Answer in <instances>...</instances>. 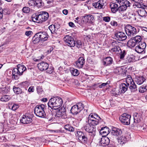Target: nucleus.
<instances>
[{
  "instance_id": "obj_26",
  "label": "nucleus",
  "mask_w": 147,
  "mask_h": 147,
  "mask_svg": "<svg viewBox=\"0 0 147 147\" xmlns=\"http://www.w3.org/2000/svg\"><path fill=\"white\" fill-rule=\"evenodd\" d=\"M117 140L119 143L122 145L127 142L128 138L125 136H122L119 137L117 138Z\"/></svg>"
},
{
  "instance_id": "obj_39",
  "label": "nucleus",
  "mask_w": 147,
  "mask_h": 147,
  "mask_svg": "<svg viewBox=\"0 0 147 147\" xmlns=\"http://www.w3.org/2000/svg\"><path fill=\"white\" fill-rule=\"evenodd\" d=\"M37 35V33L32 38L33 42L34 44L37 43L41 40L39 37Z\"/></svg>"
},
{
  "instance_id": "obj_15",
  "label": "nucleus",
  "mask_w": 147,
  "mask_h": 147,
  "mask_svg": "<svg viewBox=\"0 0 147 147\" xmlns=\"http://www.w3.org/2000/svg\"><path fill=\"white\" fill-rule=\"evenodd\" d=\"M115 35L117 39L120 41L125 40L127 38L125 34L121 32H119L116 33Z\"/></svg>"
},
{
  "instance_id": "obj_14",
  "label": "nucleus",
  "mask_w": 147,
  "mask_h": 147,
  "mask_svg": "<svg viewBox=\"0 0 147 147\" xmlns=\"http://www.w3.org/2000/svg\"><path fill=\"white\" fill-rule=\"evenodd\" d=\"M56 115L59 117H61L62 118H65L67 117L65 109L64 108H61L57 111Z\"/></svg>"
},
{
  "instance_id": "obj_31",
  "label": "nucleus",
  "mask_w": 147,
  "mask_h": 147,
  "mask_svg": "<svg viewBox=\"0 0 147 147\" xmlns=\"http://www.w3.org/2000/svg\"><path fill=\"white\" fill-rule=\"evenodd\" d=\"M17 67V69L19 71L20 74H21V75L23 74V73L26 70V67L22 64L18 65Z\"/></svg>"
},
{
  "instance_id": "obj_6",
  "label": "nucleus",
  "mask_w": 147,
  "mask_h": 147,
  "mask_svg": "<svg viewBox=\"0 0 147 147\" xmlns=\"http://www.w3.org/2000/svg\"><path fill=\"white\" fill-rule=\"evenodd\" d=\"M131 117L130 115L124 113L120 117L119 119L123 124L128 125L130 124Z\"/></svg>"
},
{
  "instance_id": "obj_56",
  "label": "nucleus",
  "mask_w": 147,
  "mask_h": 147,
  "mask_svg": "<svg viewBox=\"0 0 147 147\" xmlns=\"http://www.w3.org/2000/svg\"><path fill=\"white\" fill-rule=\"evenodd\" d=\"M3 13H5L6 14H9L10 13V11L9 8H6L3 9Z\"/></svg>"
},
{
  "instance_id": "obj_22",
  "label": "nucleus",
  "mask_w": 147,
  "mask_h": 147,
  "mask_svg": "<svg viewBox=\"0 0 147 147\" xmlns=\"http://www.w3.org/2000/svg\"><path fill=\"white\" fill-rule=\"evenodd\" d=\"M109 128L106 127L101 128L99 133L102 137H106L109 134Z\"/></svg>"
},
{
  "instance_id": "obj_58",
  "label": "nucleus",
  "mask_w": 147,
  "mask_h": 147,
  "mask_svg": "<svg viewBox=\"0 0 147 147\" xmlns=\"http://www.w3.org/2000/svg\"><path fill=\"white\" fill-rule=\"evenodd\" d=\"M110 20V18L109 16L104 17L103 18V20L106 22H109Z\"/></svg>"
},
{
  "instance_id": "obj_52",
  "label": "nucleus",
  "mask_w": 147,
  "mask_h": 147,
  "mask_svg": "<svg viewBox=\"0 0 147 147\" xmlns=\"http://www.w3.org/2000/svg\"><path fill=\"white\" fill-rule=\"evenodd\" d=\"M36 90L38 94H41L43 92L42 87L41 86H37L36 88Z\"/></svg>"
},
{
  "instance_id": "obj_37",
  "label": "nucleus",
  "mask_w": 147,
  "mask_h": 147,
  "mask_svg": "<svg viewBox=\"0 0 147 147\" xmlns=\"http://www.w3.org/2000/svg\"><path fill=\"white\" fill-rule=\"evenodd\" d=\"M86 122L88 123H90L93 127H94V126H95V125L98 124L99 121L93 119L86 121Z\"/></svg>"
},
{
  "instance_id": "obj_50",
  "label": "nucleus",
  "mask_w": 147,
  "mask_h": 147,
  "mask_svg": "<svg viewBox=\"0 0 147 147\" xmlns=\"http://www.w3.org/2000/svg\"><path fill=\"white\" fill-rule=\"evenodd\" d=\"M35 0H30L28 2V6H29L35 7Z\"/></svg>"
},
{
  "instance_id": "obj_7",
  "label": "nucleus",
  "mask_w": 147,
  "mask_h": 147,
  "mask_svg": "<svg viewBox=\"0 0 147 147\" xmlns=\"http://www.w3.org/2000/svg\"><path fill=\"white\" fill-rule=\"evenodd\" d=\"M137 44L138 45L135 48V51L138 53H145V49L146 47V44L144 42L140 41Z\"/></svg>"
},
{
  "instance_id": "obj_8",
  "label": "nucleus",
  "mask_w": 147,
  "mask_h": 147,
  "mask_svg": "<svg viewBox=\"0 0 147 147\" xmlns=\"http://www.w3.org/2000/svg\"><path fill=\"white\" fill-rule=\"evenodd\" d=\"M84 126V129L88 132L91 134L92 136H94L96 134V128L95 126L93 127L88 123Z\"/></svg>"
},
{
  "instance_id": "obj_19",
  "label": "nucleus",
  "mask_w": 147,
  "mask_h": 147,
  "mask_svg": "<svg viewBox=\"0 0 147 147\" xmlns=\"http://www.w3.org/2000/svg\"><path fill=\"white\" fill-rule=\"evenodd\" d=\"M19 71L17 68H14L12 70V78L15 80H18L20 76L21 75L20 74Z\"/></svg>"
},
{
  "instance_id": "obj_57",
  "label": "nucleus",
  "mask_w": 147,
  "mask_h": 147,
  "mask_svg": "<svg viewBox=\"0 0 147 147\" xmlns=\"http://www.w3.org/2000/svg\"><path fill=\"white\" fill-rule=\"evenodd\" d=\"M19 107V106L18 105L16 104H14L13 105L11 108V109L13 111H15L16 109H18Z\"/></svg>"
},
{
  "instance_id": "obj_32",
  "label": "nucleus",
  "mask_w": 147,
  "mask_h": 147,
  "mask_svg": "<svg viewBox=\"0 0 147 147\" xmlns=\"http://www.w3.org/2000/svg\"><path fill=\"white\" fill-rule=\"evenodd\" d=\"M145 80L143 76L136 77L135 78V81L136 84L138 85H141L142 84Z\"/></svg>"
},
{
  "instance_id": "obj_61",
  "label": "nucleus",
  "mask_w": 147,
  "mask_h": 147,
  "mask_svg": "<svg viewBox=\"0 0 147 147\" xmlns=\"http://www.w3.org/2000/svg\"><path fill=\"white\" fill-rule=\"evenodd\" d=\"M3 9L0 7V19H1L3 16Z\"/></svg>"
},
{
  "instance_id": "obj_34",
  "label": "nucleus",
  "mask_w": 147,
  "mask_h": 147,
  "mask_svg": "<svg viewBox=\"0 0 147 147\" xmlns=\"http://www.w3.org/2000/svg\"><path fill=\"white\" fill-rule=\"evenodd\" d=\"M80 111L79 109L77 107L76 105L73 106L71 110V113L73 114L76 115L79 113Z\"/></svg>"
},
{
  "instance_id": "obj_28",
  "label": "nucleus",
  "mask_w": 147,
  "mask_h": 147,
  "mask_svg": "<svg viewBox=\"0 0 147 147\" xmlns=\"http://www.w3.org/2000/svg\"><path fill=\"white\" fill-rule=\"evenodd\" d=\"M129 86L127 85V84L125 83H122L121 84L119 87L120 90L122 93H125L127 91L128 89V88L129 87Z\"/></svg>"
},
{
  "instance_id": "obj_48",
  "label": "nucleus",
  "mask_w": 147,
  "mask_h": 147,
  "mask_svg": "<svg viewBox=\"0 0 147 147\" xmlns=\"http://www.w3.org/2000/svg\"><path fill=\"white\" fill-rule=\"evenodd\" d=\"M120 52V58L121 59H123L124 58L125 55H126V53L125 52V50H123L121 49Z\"/></svg>"
},
{
  "instance_id": "obj_54",
  "label": "nucleus",
  "mask_w": 147,
  "mask_h": 147,
  "mask_svg": "<svg viewBox=\"0 0 147 147\" xmlns=\"http://www.w3.org/2000/svg\"><path fill=\"white\" fill-rule=\"evenodd\" d=\"M47 72L49 74L52 73L53 71V67H48V68L47 69Z\"/></svg>"
},
{
  "instance_id": "obj_9",
  "label": "nucleus",
  "mask_w": 147,
  "mask_h": 147,
  "mask_svg": "<svg viewBox=\"0 0 147 147\" xmlns=\"http://www.w3.org/2000/svg\"><path fill=\"white\" fill-rule=\"evenodd\" d=\"M63 39L68 46L71 47H74L75 46V41L72 36L69 35H66L64 37Z\"/></svg>"
},
{
  "instance_id": "obj_46",
  "label": "nucleus",
  "mask_w": 147,
  "mask_h": 147,
  "mask_svg": "<svg viewBox=\"0 0 147 147\" xmlns=\"http://www.w3.org/2000/svg\"><path fill=\"white\" fill-rule=\"evenodd\" d=\"M10 99V97L8 95L3 96L1 98V100L3 102L8 101Z\"/></svg>"
},
{
  "instance_id": "obj_12",
  "label": "nucleus",
  "mask_w": 147,
  "mask_h": 147,
  "mask_svg": "<svg viewBox=\"0 0 147 147\" xmlns=\"http://www.w3.org/2000/svg\"><path fill=\"white\" fill-rule=\"evenodd\" d=\"M38 16L40 23H42L47 20L49 17V13L45 11L42 12L38 14Z\"/></svg>"
},
{
  "instance_id": "obj_13",
  "label": "nucleus",
  "mask_w": 147,
  "mask_h": 147,
  "mask_svg": "<svg viewBox=\"0 0 147 147\" xmlns=\"http://www.w3.org/2000/svg\"><path fill=\"white\" fill-rule=\"evenodd\" d=\"M32 119L31 117L26 115H23L21 119H20V121L21 123L24 124H28L31 123Z\"/></svg>"
},
{
  "instance_id": "obj_1",
  "label": "nucleus",
  "mask_w": 147,
  "mask_h": 147,
  "mask_svg": "<svg viewBox=\"0 0 147 147\" xmlns=\"http://www.w3.org/2000/svg\"><path fill=\"white\" fill-rule=\"evenodd\" d=\"M63 103L62 99L58 97H54L51 98L49 100L48 105L49 109L56 110L58 109Z\"/></svg>"
},
{
  "instance_id": "obj_3",
  "label": "nucleus",
  "mask_w": 147,
  "mask_h": 147,
  "mask_svg": "<svg viewBox=\"0 0 147 147\" xmlns=\"http://www.w3.org/2000/svg\"><path fill=\"white\" fill-rule=\"evenodd\" d=\"M126 84L129 85L131 92H135L137 90L136 86L135 84L131 77L130 75L127 76L126 78Z\"/></svg>"
},
{
  "instance_id": "obj_21",
  "label": "nucleus",
  "mask_w": 147,
  "mask_h": 147,
  "mask_svg": "<svg viewBox=\"0 0 147 147\" xmlns=\"http://www.w3.org/2000/svg\"><path fill=\"white\" fill-rule=\"evenodd\" d=\"M110 7L112 12L113 13L116 12L118 10L119 5L118 3H110Z\"/></svg>"
},
{
  "instance_id": "obj_11",
  "label": "nucleus",
  "mask_w": 147,
  "mask_h": 147,
  "mask_svg": "<svg viewBox=\"0 0 147 147\" xmlns=\"http://www.w3.org/2000/svg\"><path fill=\"white\" fill-rule=\"evenodd\" d=\"M124 1L123 3L119 5L118 10L120 13L125 11L127 7L130 6L131 4L127 0H124Z\"/></svg>"
},
{
  "instance_id": "obj_44",
  "label": "nucleus",
  "mask_w": 147,
  "mask_h": 147,
  "mask_svg": "<svg viewBox=\"0 0 147 147\" xmlns=\"http://www.w3.org/2000/svg\"><path fill=\"white\" fill-rule=\"evenodd\" d=\"M35 6L39 7L42 6V3L41 0H35Z\"/></svg>"
},
{
  "instance_id": "obj_23",
  "label": "nucleus",
  "mask_w": 147,
  "mask_h": 147,
  "mask_svg": "<svg viewBox=\"0 0 147 147\" xmlns=\"http://www.w3.org/2000/svg\"><path fill=\"white\" fill-rule=\"evenodd\" d=\"M122 133L121 130L115 127H113L111 130V133L113 135L118 136Z\"/></svg>"
},
{
  "instance_id": "obj_49",
  "label": "nucleus",
  "mask_w": 147,
  "mask_h": 147,
  "mask_svg": "<svg viewBox=\"0 0 147 147\" xmlns=\"http://www.w3.org/2000/svg\"><path fill=\"white\" fill-rule=\"evenodd\" d=\"M82 42L80 41L77 40L75 43V46L78 48H80L82 47Z\"/></svg>"
},
{
  "instance_id": "obj_36",
  "label": "nucleus",
  "mask_w": 147,
  "mask_h": 147,
  "mask_svg": "<svg viewBox=\"0 0 147 147\" xmlns=\"http://www.w3.org/2000/svg\"><path fill=\"white\" fill-rule=\"evenodd\" d=\"M85 21L87 22H90L92 21L94 19V17L92 15H88L84 17Z\"/></svg>"
},
{
  "instance_id": "obj_29",
  "label": "nucleus",
  "mask_w": 147,
  "mask_h": 147,
  "mask_svg": "<svg viewBox=\"0 0 147 147\" xmlns=\"http://www.w3.org/2000/svg\"><path fill=\"white\" fill-rule=\"evenodd\" d=\"M113 61L112 58L110 57H107L103 59V65L107 66L110 65Z\"/></svg>"
},
{
  "instance_id": "obj_38",
  "label": "nucleus",
  "mask_w": 147,
  "mask_h": 147,
  "mask_svg": "<svg viewBox=\"0 0 147 147\" xmlns=\"http://www.w3.org/2000/svg\"><path fill=\"white\" fill-rule=\"evenodd\" d=\"M13 90L14 92L17 94H21L22 92V90L20 88L15 86L13 87Z\"/></svg>"
},
{
  "instance_id": "obj_5",
  "label": "nucleus",
  "mask_w": 147,
  "mask_h": 147,
  "mask_svg": "<svg viewBox=\"0 0 147 147\" xmlns=\"http://www.w3.org/2000/svg\"><path fill=\"white\" fill-rule=\"evenodd\" d=\"M125 30L127 36L129 37L134 36L137 33L136 28L130 25H128L125 27Z\"/></svg>"
},
{
  "instance_id": "obj_55",
  "label": "nucleus",
  "mask_w": 147,
  "mask_h": 147,
  "mask_svg": "<svg viewBox=\"0 0 147 147\" xmlns=\"http://www.w3.org/2000/svg\"><path fill=\"white\" fill-rule=\"evenodd\" d=\"M94 113H91L89 115L87 121L94 119Z\"/></svg>"
},
{
  "instance_id": "obj_53",
  "label": "nucleus",
  "mask_w": 147,
  "mask_h": 147,
  "mask_svg": "<svg viewBox=\"0 0 147 147\" xmlns=\"http://www.w3.org/2000/svg\"><path fill=\"white\" fill-rule=\"evenodd\" d=\"M94 78V77L92 76H88L86 78V80L87 82H89L92 80Z\"/></svg>"
},
{
  "instance_id": "obj_25",
  "label": "nucleus",
  "mask_w": 147,
  "mask_h": 147,
  "mask_svg": "<svg viewBox=\"0 0 147 147\" xmlns=\"http://www.w3.org/2000/svg\"><path fill=\"white\" fill-rule=\"evenodd\" d=\"M112 44L113 47L111 49L112 51L113 52H119V51L121 50V49L120 47L118 45L117 42V41L113 42Z\"/></svg>"
},
{
  "instance_id": "obj_17",
  "label": "nucleus",
  "mask_w": 147,
  "mask_h": 147,
  "mask_svg": "<svg viewBox=\"0 0 147 147\" xmlns=\"http://www.w3.org/2000/svg\"><path fill=\"white\" fill-rule=\"evenodd\" d=\"M37 35L39 37L41 41H44L47 40L48 35L45 32H40L37 33Z\"/></svg>"
},
{
  "instance_id": "obj_51",
  "label": "nucleus",
  "mask_w": 147,
  "mask_h": 147,
  "mask_svg": "<svg viewBox=\"0 0 147 147\" xmlns=\"http://www.w3.org/2000/svg\"><path fill=\"white\" fill-rule=\"evenodd\" d=\"M22 10L23 12L26 13H28L30 11V9L28 7H24Z\"/></svg>"
},
{
  "instance_id": "obj_20",
  "label": "nucleus",
  "mask_w": 147,
  "mask_h": 147,
  "mask_svg": "<svg viewBox=\"0 0 147 147\" xmlns=\"http://www.w3.org/2000/svg\"><path fill=\"white\" fill-rule=\"evenodd\" d=\"M85 63V59L82 57H80L76 61L77 67L79 68H82Z\"/></svg>"
},
{
  "instance_id": "obj_16",
  "label": "nucleus",
  "mask_w": 147,
  "mask_h": 147,
  "mask_svg": "<svg viewBox=\"0 0 147 147\" xmlns=\"http://www.w3.org/2000/svg\"><path fill=\"white\" fill-rule=\"evenodd\" d=\"M104 5V1L103 0H99L97 2L93 3L92 4L93 6L95 8L99 9L102 8Z\"/></svg>"
},
{
  "instance_id": "obj_45",
  "label": "nucleus",
  "mask_w": 147,
  "mask_h": 147,
  "mask_svg": "<svg viewBox=\"0 0 147 147\" xmlns=\"http://www.w3.org/2000/svg\"><path fill=\"white\" fill-rule=\"evenodd\" d=\"M71 74L74 76H78L79 74L78 70L74 68H73L71 70Z\"/></svg>"
},
{
  "instance_id": "obj_24",
  "label": "nucleus",
  "mask_w": 147,
  "mask_h": 147,
  "mask_svg": "<svg viewBox=\"0 0 147 147\" xmlns=\"http://www.w3.org/2000/svg\"><path fill=\"white\" fill-rule=\"evenodd\" d=\"M111 93L113 95L117 96L121 94L122 93L119 87L113 88L111 91Z\"/></svg>"
},
{
  "instance_id": "obj_35",
  "label": "nucleus",
  "mask_w": 147,
  "mask_h": 147,
  "mask_svg": "<svg viewBox=\"0 0 147 147\" xmlns=\"http://www.w3.org/2000/svg\"><path fill=\"white\" fill-rule=\"evenodd\" d=\"M49 28L52 33L57 34V32L58 29L57 26H55L54 25H51L49 26Z\"/></svg>"
},
{
  "instance_id": "obj_64",
  "label": "nucleus",
  "mask_w": 147,
  "mask_h": 147,
  "mask_svg": "<svg viewBox=\"0 0 147 147\" xmlns=\"http://www.w3.org/2000/svg\"><path fill=\"white\" fill-rule=\"evenodd\" d=\"M126 61H127V62L130 63L132 61H133V59L131 57H128L127 58Z\"/></svg>"
},
{
  "instance_id": "obj_62",
  "label": "nucleus",
  "mask_w": 147,
  "mask_h": 147,
  "mask_svg": "<svg viewBox=\"0 0 147 147\" xmlns=\"http://www.w3.org/2000/svg\"><path fill=\"white\" fill-rule=\"evenodd\" d=\"M94 118L95 120H97L99 121V120L100 119V117L98 115L95 113H94Z\"/></svg>"
},
{
  "instance_id": "obj_27",
  "label": "nucleus",
  "mask_w": 147,
  "mask_h": 147,
  "mask_svg": "<svg viewBox=\"0 0 147 147\" xmlns=\"http://www.w3.org/2000/svg\"><path fill=\"white\" fill-rule=\"evenodd\" d=\"M137 12L138 15L141 17L144 18L147 16V13L144 8L139 9Z\"/></svg>"
},
{
  "instance_id": "obj_10",
  "label": "nucleus",
  "mask_w": 147,
  "mask_h": 147,
  "mask_svg": "<svg viewBox=\"0 0 147 147\" xmlns=\"http://www.w3.org/2000/svg\"><path fill=\"white\" fill-rule=\"evenodd\" d=\"M78 138L80 142L83 144H86L88 141L87 136L83 132L81 131L77 132Z\"/></svg>"
},
{
  "instance_id": "obj_40",
  "label": "nucleus",
  "mask_w": 147,
  "mask_h": 147,
  "mask_svg": "<svg viewBox=\"0 0 147 147\" xmlns=\"http://www.w3.org/2000/svg\"><path fill=\"white\" fill-rule=\"evenodd\" d=\"M64 128L67 130L69 131L73 132L74 131V128L70 125L68 124L64 126Z\"/></svg>"
},
{
  "instance_id": "obj_60",
  "label": "nucleus",
  "mask_w": 147,
  "mask_h": 147,
  "mask_svg": "<svg viewBox=\"0 0 147 147\" xmlns=\"http://www.w3.org/2000/svg\"><path fill=\"white\" fill-rule=\"evenodd\" d=\"M135 5L137 7L140 8L141 9L143 8V5L140 3H137V4H135Z\"/></svg>"
},
{
  "instance_id": "obj_33",
  "label": "nucleus",
  "mask_w": 147,
  "mask_h": 147,
  "mask_svg": "<svg viewBox=\"0 0 147 147\" xmlns=\"http://www.w3.org/2000/svg\"><path fill=\"white\" fill-rule=\"evenodd\" d=\"M100 142L101 143L104 144L105 146L108 145L110 142V140L107 137H103L101 138Z\"/></svg>"
},
{
  "instance_id": "obj_42",
  "label": "nucleus",
  "mask_w": 147,
  "mask_h": 147,
  "mask_svg": "<svg viewBox=\"0 0 147 147\" xmlns=\"http://www.w3.org/2000/svg\"><path fill=\"white\" fill-rule=\"evenodd\" d=\"M38 17V15H33L32 16V20L34 22L40 23Z\"/></svg>"
},
{
  "instance_id": "obj_2",
  "label": "nucleus",
  "mask_w": 147,
  "mask_h": 147,
  "mask_svg": "<svg viewBox=\"0 0 147 147\" xmlns=\"http://www.w3.org/2000/svg\"><path fill=\"white\" fill-rule=\"evenodd\" d=\"M45 106L43 105H37L34 109V112L36 115L41 118L47 117H46V114L45 111Z\"/></svg>"
},
{
  "instance_id": "obj_47",
  "label": "nucleus",
  "mask_w": 147,
  "mask_h": 147,
  "mask_svg": "<svg viewBox=\"0 0 147 147\" xmlns=\"http://www.w3.org/2000/svg\"><path fill=\"white\" fill-rule=\"evenodd\" d=\"M77 107L81 111L84 108V105L81 102H79L76 104V105Z\"/></svg>"
},
{
  "instance_id": "obj_43",
  "label": "nucleus",
  "mask_w": 147,
  "mask_h": 147,
  "mask_svg": "<svg viewBox=\"0 0 147 147\" xmlns=\"http://www.w3.org/2000/svg\"><path fill=\"white\" fill-rule=\"evenodd\" d=\"M122 71L121 68L118 67L113 69V72L114 73L117 74H119L121 73Z\"/></svg>"
},
{
  "instance_id": "obj_59",
  "label": "nucleus",
  "mask_w": 147,
  "mask_h": 147,
  "mask_svg": "<svg viewBox=\"0 0 147 147\" xmlns=\"http://www.w3.org/2000/svg\"><path fill=\"white\" fill-rule=\"evenodd\" d=\"M33 34L32 32L31 31H26L25 33V34L28 36H30Z\"/></svg>"
},
{
  "instance_id": "obj_4",
  "label": "nucleus",
  "mask_w": 147,
  "mask_h": 147,
  "mask_svg": "<svg viewBox=\"0 0 147 147\" xmlns=\"http://www.w3.org/2000/svg\"><path fill=\"white\" fill-rule=\"evenodd\" d=\"M142 38L140 36H137L130 39L127 43V46L129 48L134 47L138 43L141 41Z\"/></svg>"
},
{
  "instance_id": "obj_41",
  "label": "nucleus",
  "mask_w": 147,
  "mask_h": 147,
  "mask_svg": "<svg viewBox=\"0 0 147 147\" xmlns=\"http://www.w3.org/2000/svg\"><path fill=\"white\" fill-rule=\"evenodd\" d=\"M147 90V85H144L141 86L139 88V90L140 92L141 93H144Z\"/></svg>"
},
{
  "instance_id": "obj_63",
  "label": "nucleus",
  "mask_w": 147,
  "mask_h": 147,
  "mask_svg": "<svg viewBox=\"0 0 147 147\" xmlns=\"http://www.w3.org/2000/svg\"><path fill=\"white\" fill-rule=\"evenodd\" d=\"M53 48L51 47H48L47 50V53H49L53 51Z\"/></svg>"
},
{
  "instance_id": "obj_18",
  "label": "nucleus",
  "mask_w": 147,
  "mask_h": 147,
  "mask_svg": "<svg viewBox=\"0 0 147 147\" xmlns=\"http://www.w3.org/2000/svg\"><path fill=\"white\" fill-rule=\"evenodd\" d=\"M48 64L44 62L40 63L38 64V67L39 69L41 71L45 70L48 67Z\"/></svg>"
},
{
  "instance_id": "obj_30",
  "label": "nucleus",
  "mask_w": 147,
  "mask_h": 147,
  "mask_svg": "<svg viewBox=\"0 0 147 147\" xmlns=\"http://www.w3.org/2000/svg\"><path fill=\"white\" fill-rule=\"evenodd\" d=\"M142 118L141 115L140 113H135L134 115V122L135 123L139 122L141 120Z\"/></svg>"
}]
</instances>
